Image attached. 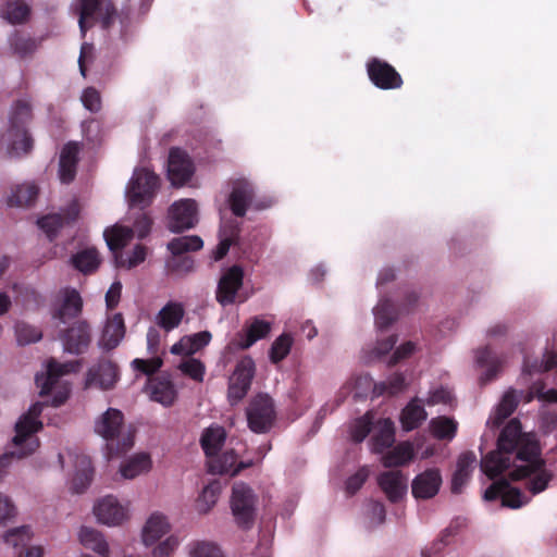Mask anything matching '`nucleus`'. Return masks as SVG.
<instances>
[{
	"label": "nucleus",
	"instance_id": "obj_1",
	"mask_svg": "<svg viewBox=\"0 0 557 557\" xmlns=\"http://www.w3.org/2000/svg\"><path fill=\"white\" fill-rule=\"evenodd\" d=\"M511 480L525 479V486L532 495L545 491L553 479V473L545 468L535 435L522 432L518 419H511L497 438V449L488 453L481 460V470L494 479L510 466Z\"/></svg>",
	"mask_w": 557,
	"mask_h": 557
},
{
	"label": "nucleus",
	"instance_id": "obj_2",
	"mask_svg": "<svg viewBox=\"0 0 557 557\" xmlns=\"http://www.w3.org/2000/svg\"><path fill=\"white\" fill-rule=\"evenodd\" d=\"M95 432L106 441L109 459L128 451L134 445V432L124 424L122 411L109 408L95 423Z\"/></svg>",
	"mask_w": 557,
	"mask_h": 557
},
{
	"label": "nucleus",
	"instance_id": "obj_3",
	"mask_svg": "<svg viewBox=\"0 0 557 557\" xmlns=\"http://www.w3.org/2000/svg\"><path fill=\"white\" fill-rule=\"evenodd\" d=\"M32 120V107L25 100H17L9 116V127L2 134L0 144L11 158H18L28 153L33 148V139L26 125Z\"/></svg>",
	"mask_w": 557,
	"mask_h": 557
},
{
	"label": "nucleus",
	"instance_id": "obj_4",
	"mask_svg": "<svg viewBox=\"0 0 557 557\" xmlns=\"http://www.w3.org/2000/svg\"><path fill=\"white\" fill-rule=\"evenodd\" d=\"M44 407L45 403H34L15 422V435L12 438V444L14 446H21L22 444L27 443V448L21 451L20 456H28L39 447V441L36 437V433L44 426L39 419Z\"/></svg>",
	"mask_w": 557,
	"mask_h": 557
},
{
	"label": "nucleus",
	"instance_id": "obj_5",
	"mask_svg": "<svg viewBox=\"0 0 557 557\" xmlns=\"http://www.w3.org/2000/svg\"><path fill=\"white\" fill-rule=\"evenodd\" d=\"M158 187L159 177L153 172L135 169L125 190L129 207L140 210L148 207Z\"/></svg>",
	"mask_w": 557,
	"mask_h": 557
},
{
	"label": "nucleus",
	"instance_id": "obj_6",
	"mask_svg": "<svg viewBox=\"0 0 557 557\" xmlns=\"http://www.w3.org/2000/svg\"><path fill=\"white\" fill-rule=\"evenodd\" d=\"M246 419L249 430L256 434L271 431L276 419L275 405L268 394L259 393L248 403Z\"/></svg>",
	"mask_w": 557,
	"mask_h": 557
},
{
	"label": "nucleus",
	"instance_id": "obj_7",
	"mask_svg": "<svg viewBox=\"0 0 557 557\" xmlns=\"http://www.w3.org/2000/svg\"><path fill=\"white\" fill-rule=\"evenodd\" d=\"M257 496L246 483H235L232 490L231 509L236 523L243 529H250L256 517Z\"/></svg>",
	"mask_w": 557,
	"mask_h": 557
},
{
	"label": "nucleus",
	"instance_id": "obj_8",
	"mask_svg": "<svg viewBox=\"0 0 557 557\" xmlns=\"http://www.w3.org/2000/svg\"><path fill=\"white\" fill-rule=\"evenodd\" d=\"M78 12V25L83 36L97 22L101 23L102 28H109L116 15L114 5L104 0H81Z\"/></svg>",
	"mask_w": 557,
	"mask_h": 557
},
{
	"label": "nucleus",
	"instance_id": "obj_9",
	"mask_svg": "<svg viewBox=\"0 0 557 557\" xmlns=\"http://www.w3.org/2000/svg\"><path fill=\"white\" fill-rule=\"evenodd\" d=\"M256 366L251 357L240 359L230 377L227 398L231 405H237L248 394Z\"/></svg>",
	"mask_w": 557,
	"mask_h": 557
},
{
	"label": "nucleus",
	"instance_id": "obj_10",
	"mask_svg": "<svg viewBox=\"0 0 557 557\" xmlns=\"http://www.w3.org/2000/svg\"><path fill=\"white\" fill-rule=\"evenodd\" d=\"M59 338L65 352L75 356L83 355L91 343L90 325L85 320H77L61 331Z\"/></svg>",
	"mask_w": 557,
	"mask_h": 557
},
{
	"label": "nucleus",
	"instance_id": "obj_11",
	"mask_svg": "<svg viewBox=\"0 0 557 557\" xmlns=\"http://www.w3.org/2000/svg\"><path fill=\"white\" fill-rule=\"evenodd\" d=\"M198 223V207L194 199L175 201L169 210L168 228L172 233H182Z\"/></svg>",
	"mask_w": 557,
	"mask_h": 557
},
{
	"label": "nucleus",
	"instance_id": "obj_12",
	"mask_svg": "<svg viewBox=\"0 0 557 557\" xmlns=\"http://www.w3.org/2000/svg\"><path fill=\"white\" fill-rule=\"evenodd\" d=\"M244 282L242 267L235 264L228 268L220 277L215 290V299L222 307H227L236 301L238 290Z\"/></svg>",
	"mask_w": 557,
	"mask_h": 557
},
{
	"label": "nucleus",
	"instance_id": "obj_13",
	"mask_svg": "<svg viewBox=\"0 0 557 557\" xmlns=\"http://www.w3.org/2000/svg\"><path fill=\"white\" fill-rule=\"evenodd\" d=\"M500 497L502 506L517 509L530 502V497L523 494L519 488L513 487L505 479L491 484L484 492L485 500H495Z\"/></svg>",
	"mask_w": 557,
	"mask_h": 557
},
{
	"label": "nucleus",
	"instance_id": "obj_14",
	"mask_svg": "<svg viewBox=\"0 0 557 557\" xmlns=\"http://www.w3.org/2000/svg\"><path fill=\"white\" fill-rule=\"evenodd\" d=\"M117 380V366L113 361L102 358L88 369L85 385L107 391L113 388Z\"/></svg>",
	"mask_w": 557,
	"mask_h": 557
},
{
	"label": "nucleus",
	"instance_id": "obj_15",
	"mask_svg": "<svg viewBox=\"0 0 557 557\" xmlns=\"http://www.w3.org/2000/svg\"><path fill=\"white\" fill-rule=\"evenodd\" d=\"M195 172L189 156L181 148H171L168 159V177L174 186H183Z\"/></svg>",
	"mask_w": 557,
	"mask_h": 557
},
{
	"label": "nucleus",
	"instance_id": "obj_16",
	"mask_svg": "<svg viewBox=\"0 0 557 557\" xmlns=\"http://www.w3.org/2000/svg\"><path fill=\"white\" fill-rule=\"evenodd\" d=\"M83 309V299L75 288L65 287L60 289L58 304L54 306L51 317L60 323L65 324L69 320L78 317Z\"/></svg>",
	"mask_w": 557,
	"mask_h": 557
},
{
	"label": "nucleus",
	"instance_id": "obj_17",
	"mask_svg": "<svg viewBox=\"0 0 557 557\" xmlns=\"http://www.w3.org/2000/svg\"><path fill=\"white\" fill-rule=\"evenodd\" d=\"M370 81L380 89H396L403 85L399 73L387 62L372 59L367 64Z\"/></svg>",
	"mask_w": 557,
	"mask_h": 557
},
{
	"label": "nucleus",
	"instance_id": "obj_18",
	"mask_svg": "<svg viewBox=\"0 0 557 557\" xmlns=\"http://www.w3.org/2000/svg\"><path fill=\"white\" fill-rule=\"evenodd\" d=\"M79 366L78 361L58 362L51 359L47 364V372L36 374L35 382L40 388L39 394L41 396L47 395L51 392L53 385L58 380L69 373L75 372Z\"/></svg>",
	"mask_w": 557,
	"mask_h": 557
},
{
	"label": "nucleus",
	"instance_id": "obj_19",
	"mask_svg": "<svg viewBox=\"0 0 557 557\" xmlns=\"http://www.w3.org/2000/svg\"><path fill=\"white\" fill-rule=\"evenodd\" d=\"M32 536L30 528L23 525L7 531L3 540L16 550V557H42L40 546L29 545Z\"/></svg>",
	"mask_w": 557,
	"mask_h": 557
},
{
	"label": "nucleus",
	"instance_id": "obj_20",
	"mask_svg": "<svg viewBox=\"0 0 557 557\" xmlns=\"http://www.w3.org/2000/svg\"><path fill=\"white\" fill-rule=\"evenodd\" d=\"M442 485V475L438 469H426L416 475L411 482V493L416 499L433 498Z\"/></svg>",
	"mask_w": 557,
	"mask_h": 557
},
{
	"label": "nucleus",
	"instance_id": "obj_21",
	"mask_svg": "<svg viewBox=\"0 0 557 557\" xmlns=\"http://www.w3.org/2000/svg\"><path fill=\"white\" fill-rule=\"evenodd\" d=\"M377 484L392 503L401 500L408 491V478L400 470L381 473Z\"/></svg>",
	"mask_w": 557,
	"mask_h": 557
},
{
	"label": "nucleus",
	"instance_id": "obj_22",
	"mask_svg": "<svg viewBox=\"0 0 557 557\" xmlns=\"http://www.w3.org/2000/svg\"><path fill=\"white\" fill-rule=\"evenodd\" d=\"M94 513L100 523L109 527L117 525L126 518V509L110 495L101 498L94 506Z\"/></svg>",
	"mask_w": 557,
	"mask_h": 557
},
{
	"label": "nucleus",
	"instance_id": "obj_23",
	"mask_svg": "<svg viewBox=\"0 0 557 557\" xmlns=\"http://www.w3.org/2000/svg\"><path fill=\"white\" fill-rule=\"evenodd\" d=\"M255 189L251 183L246 180L234 182L228 197V205L232 213L236 216H244L247 209L252 203Z\"/></svg>",
	"mask_w": 557,
	"mask_h": 557
},
{
	"label": "nucleus",
	"instance_id": "obj_24",
	"mask_svg": "<svg viewBox=\"0 0 557 557\" xmlns=\"http://www.w3.org/2000/svg\"><path fill=\"white\" fill-rule=\"evenodd\" d=\"M78 213V206L74 202L67 208L65 215L59 213L48 214L38 219L37 224L46 233L49 240L52 242L65 224H70L77 219Z\"/></svg>",
	"mask_w": 557,
	"mask_h": 557
},
{
	"label": "nucleus",
	"instance_id": "obj_25",
	"mask_svg": "<svg viewBox=\"0 0 557 557\" xmlns=\"http://www.w3.org/2000/svg\"><path fill=\"white\" fill-rule=\"evenodd\" d=\"M78 153L79 145L77 143H67L62 148L59 160V177L62 183L69 184L75 178Z\"/></svg>",
	"mask_w": 557,
	"mask_h": 557
},
{
	"label": "nucleus",
	"instance_id": "obj_26",
	"mask_svg": "<svg viewBox=\"0 0 557 557\" xmlns=\"http://www.w3.org/2000/svg\"><path fill=\"white\" fill-rule=\"evenodd\" d=\"M476 457L473 451L461 454L457 460L456 470L451 479V492L460 494L471 478Z\"/></svg>",
	"mask_w": 557,
	"mask_h": 557
},
{
	"label": "nucleus",
	"instance_id": "obj_27",
	"mask_svg": "<svg viewBox=\"0 0 557 557\" xmlns=\"http://www.w3.org/2000/svg\"><path fill=\"white\" fill-rule=\"evenodd\" d=\"M211 338L212 335L209 331H201L193 335H187L172 345L170 351L173 355L191 356L201 348L209 345Z\"/></svg>",
	"mask_w": 557,
	"mask_h": 557
},
{
	"label": "nucleus",
	"instance_id": "obj_28",
	"mask_svg": "<svg viewBox=\"0 0 557 557\" xmlns=\"http://www.w3.org/2000/svg\"><path fill=\"white\" fill-rule=\"evenodd\" d=\"M226 441V431L223 426L211 424L206 428L200 436V445L209 458L216 457Z\"/></svg>",
	"mask_w": 557,
	"mask_h": 557
},
{
	"label": "nucleus",
	"instance_id": "obj_29",
	"mask_svg": "<svg viewBox=\"0 0 557 557\" xmlns=\"http://www.w3.org/2000/svg\"><path fill=\"white\" fill-rule=\"evenodd\" d=\"M125 335L124 319L121 313L113 315L103 329L99 346L104 350L114 349Z\"/></svg>",
	"mask_w": 557,
	"mask_h": 557
},
{
	"label": "nucleus",
	"instance_id": "obj_30",
	"mask_svg": "<svg viewBox=\"0 0 557 557\" xmlns=\"http://www.w3.org/2000/svg\"><path fill=\"white\" fill-rule=\"evenodd\" d=\"M185 314L184 306L181 302L169 301L157 314L156 323L165 332L176 329Z\"/></svg>",
	"mask_w": 557,
	"mask_h": 557
},
{
	"label": "nucleus",
	"instance_id": "obj_31",
	"mask_svg": "<svg viewBox=\"0 0 557 557\" xmlns=\"http://www.w3.org/2000/svg\"><path fill=\"white\" fill-rule=\"evenodd\" d=\"M518 404V392L513 388L508 389L502 397L494 412L490 416L487 424L492 426H499L504 420L512 414Z\"/></svg>",
	"mask_w": 557,
	"mask_h": 557
},
{
	"label": "nucleus",
	"instance_id": "obj_32",
	"mask_svg": "<svg viewBox=\"0 0 557 557\" xmlns=\"http://www.w3.org/2000/svg\"><path fill=\"white\" fill-rule=\"evenodd\" d=\"M475 362L480 367H486L485 372L480 376L481 384L493 381L502 368V360L492 354L487 346L475 351Z\"/></svg>",
	"mask_w": 557,
	"mask_h": 557
},
{
	"label": "nucleus",
	"instance_id": "obj_33",
	"mask_svg": "<svg viewBox=\"0 0 557 557\" xmlns=\"http://www.w3.org/2000/svg\"><path fill=\"white\" fill-rule=\"evenodd\" d=\"M170 530V524L165 516L152 513L147 520L143 530V541L146 545H152L160 540Z\"/></svg>",
	"mask_w": 557,
	"mask_h": 557
},
{
	"label": "nucleus",
	"instance_id": "obj_34",
	"mask_svg": "<svg viewBox=\"0 0 557 557\" xmlns=\"http://www.w3.org/2000/svg\"><path fill=\"white\" fill-rule=\"evenodd\" d=\"M79 542L101 557L109 556V544L101 532L90 527H82L78 533Z\"/></svg>",
	"mask_w": 557,
	"mask_h": 557
},
{
	"label": "nucleus",
	"instance_id": "obj_35",
	"mask_svg": "<svg viewBox=\"0 0 557 557\" xmlns=\"http://www.w3.org/2000/svg\"><path fill=\"white\" fill-rule=\"evenodd\" d=\"M76 472L73 478V490L75 493H83L91 482L94 468L88 456L78 455L75 459Z\"/></svg>",
	"mask_w": 557,
	"mask_h": 557
},
{
	"label": "nucleus",
	"instance_id": "obj_36",
	"mask_svg": "<svg viewBox=\"0 0 557 557\" xmlns=\"http://www.w3.org/2000/svg\"><path fill=\"white\" fill-rule=\"evenodd\" d=\"M270 331L271 323L256 317L251 320V323L246 327L244 334L242 335V341L239 342L238 345L242 349H248L256 342L267 337Z\"/></svg>",
	"mask_w": 557,
	"mask_h": 557
},
{
	"label": "nucleus",
	"instance_id": "obj_37",
	"mask_svg": "<svg viewBox=\"0 0 557 557\" xmlns=\"http://www.w3.org/2000/svg\"><path fill=\"white\" fill-rule=\"evenodd\" d=\"M151 468L150 456L146 453H139L127 459L120 468V473L124 479H134L137 475L149 471Z\"/></svg>",
	"mask_w": 557,
	"mask_h": 557
},
{
	"label": "nucleus",
	"instance_id": "obj_38",
	"mask_svg": "<svg viewBox=\"0 0 557 557\" xmlns=\"http://www.w3.org/2000/svg\"><path fill=\"white\" fill-rule=\"evenodd\" d=\"M395 442V429L391 419H383L380 422L377 432L372 437V450L381 454L392 447Z\"/></svg>",
	"mask_w": 557,
	"mask_h": 557
},
{
	"label": "nucleus",
	"instance_id": "obj_39",
	"mask_svg": "<svg viewBox=\"0 0 557 557\" xmlns=\"http://www.w3.org/2000/svg\"><path fill=\"white\" fill-rule=\"evenodd\" d=\"M426 411L424 407L416 399L411 400L403 410L400 416L401 426L405 431L417 429L425 419Z\"/></svg>",
	"mask_w": 557,
	"mask_h": 557
},
{
	"label": "nucleus",
	"instance_id": "obj_40",
	"mask_svg": "<svg viewBox=\"0 0 557 557\" xmlns=\"http://www.w3.org/2000/svg\"><path fill=\"white\" fill-rule=\"evenodd\" d=\"M374 322L377 330H384L397 320L398 311L389 299L381 298L373 308Z\"/></svg>",
	"mask_w": 557,
	"mask_h": 557
},
{
	"label": "nucleus",
	"instance_id": "obj_41",
	"mask_svg": "<svg viewBox=\"0 0 557 557\" xmlns=\"http://www.w3.org/2000/svg\"><path fill=\"white\" fill-rule=\"evenodd\" d=\"M109 250L116 251L122 249L133 238V228L124 225H115L103 233Z\"/></svg>",
	"mask_w": 557,
	"mask_h": 557
},
{
	"label": "nucleus",
	"instance_id": "obj_42",
	"mask_svg": "<svg viewBox=\"0 0 557 557\" xmlns=\"http://www.w3.org/2000/svg\"><path fill=\"white\" fill-rule=\"evenodd\" d=\"M73 267L84 274H88L98 269L100 258L95 248H87L78 251L72 257Z\"/></svg>",
	"mask_w": 557,
	"mask_h": 557
},
{
	"label": "nucleus",
	"instance_id": "obj_43",
	"mask_svg": "<svg viewBox=\"0 0 557 557\" xmlns=\"http://www.w3.org/2000/svg\"><path fill=\"white\" fill-rule=\"evenodd\" d=\"M238 234H239V225L238 224L223 225L220 227V231H219L220 243L218 244L216 248L213 250V259L215 261L223 259L227 255L231 245L238 237Z\"/></svg>",
	"mask_w": 557,
	"mask_h": 557
},
{
	"label": "nucleus",
	"instance_id": "obj_44",
	"mask_svg": "<svg viewBox=\"0 0 557 557\" xmlns=\"http://www.w3.org/2000/svg\"><path fill=\"white\" fill-rule=\"evenodd\" d=\"M172 255L178 256L190 251H198L203 247V240L198 235L180 236L168 243Z\"/></svg>",
	"mask_w": 557,
	"mask_h": 557
},
{
	"label": "nucleus",
	"instance_id": "obj_45",
	"mask_svg": "<svg viewBox=\"0 0 557 557\" xmlns=\"http://www.w3.org/2000/svg\"><path fill=\"white\" fill-rule=\"evenodd\" d=\"M413 457V448L410 443H401L382 457V463L386 468L406 465Z\"/></svg>",
	"mask_w": 557,
	"mask_h": 557
},
{
	"label": "nucleus",
	"instance_id": "obj_46",
	"mask_svg": "<svg viewBox=\"0 0 557 557\" xmlns=\"http://www.w3.org/2000/svg\"><path fill=\"white\" fill-rule=\"evenodd\" d=\"M38 196V187L34 183H24L17 185L9 197L10 206L27 207L30 206Z\"/></svg>",
	"mask_w": 557,
	"mask_h": 557
},
{
	"label": "nucleus",
	"instance_id": "obj_47",
	"mask_svg": "<svg viewBox=\"0 0 557 557\" xmlns=\"http://www.w3.org/2000/svg\"><path fill=\"white\" fill-rule=\"evenodd\" d=\"M151 399L164 406L172 405L174 400V389L169 380H153L150 383Z\"/></svg>",
	"mask_w": 557,
	"mask_h": 557
},
{
	"label": "nucleus",
	"instance_id": "obj_48",
	"mask_svg": "<svg viewBox=\"0 0 557 557\" xmlns=\"http://www.w3.org/2000/svg\"><path fill=\"white\" fill-rule=\"evenodd\" d=\"M209 463V470L212 473L219 474H230L232 475V471L234 470L238 455L234 449H227L220 457H213Z\"/></svg>",
	"mask_w": 557,
	"mask_h": 557
},
{
	"label": "nucleus",
	"instance_id": "obj_49",
	"mask_svg": "<svg viewBox=\"0 0 557 557\" xmlns=\"http://www.w3.org/2000/svg\"><path fill=\"white\" fill-rule=\"evenodd\" d=\"M221 493V484L212 481L206 485L197 499V509L201 513H207L216 503Z\"/></svg>",
	"mask_w": 557,
	"mask_h": 557
},
{
	"label": "nucleus",
	"instance_id": "obj_50",
	"mask_svg": "<svg viewBox=\"0 0 557 557\" xmlns=\"http://www.w3.org/2000/svg\"><path fill=\"white\" fill-rule=\"evenodd\" d=\"M432 434L438 440H451L456 435L457 422L447 417H438L430 422Z\"/></svg>",
	"mask_w": 557,
	"mask_h": 557
},
{
	"label": "nucleus",
	"instance_id": "obj_51",
	"mask_svg": "<svg viewBox=\"0 0 557 557\" xmlns=\"http://www.w3.org/2000/svg\"><path fill=\"white\" fill-rule=\"evenodd\" d=\"M16 342L21 346L37 343L42 338L40 329L24 321H17L14 325Z\"/></svg>",
	"mask_w": 557,
	"mask_h": 557
},
{
	"label": "nucleus",
	"instance_id": "obj_52",
	"mask_svg": "<svg viewBox=\"0 0 557 557\" xmlns=\"http://www.w3.org/2000/svg\"><path fill=\"white\" fill-rule=\"evenodd\" d=\"M406 387L405 376L403 373H394L386 381H382L374 384L373 394L375 396L395 395L403 392Z\"/></svg>",
	"mask_w": 557,
	"mask_h": 557
},
{
	"label": "nucleus",
	"instance_id": "obj_53",
	"mask_svg": "<svg viewBox=\"0 0 557 557\" xmlns=\"http://www.w3.org/2000/svg\"><path fill=\"white\" fill-rule=\"evenodd\" d=\"M168 274L170 275H186L194 271L195 269V261L189 256H174L166 260L165 263Z\"/></svg>",
	"mask_w": 557,
	"mask_h": 557
},
{
	"label": "nucleus",
	"instance_id": "obj_54",
	"mask_svg": "<svg viewBox=\"0 0 557 557\" xmlns=\"http://www.w3.org/2000/svg\"><path fill=\"white\" fill-rule=\"evenodd\" d=\"M293 345L289 334H281L271 345L269 358L273 363H278L287 357Z\"/></svg>",
	"mask_w": 557,
	"mask_h": 557
},
{
	"label": "nucleus",
	"instance_id": "obj_55",
	"mask_svg": "<svg viewBox=\"0 0 557 557\" xmlns=\"http://www.w3.org/2000/svg\"><path fill=\"white\" fill-rule=\"evenodd\" d=\"M30 8L24 1L16 0L7 3L4 16L13 25L26 22Z\"/></svg>",
	"mask_w": 557,
	"mask_h": 557
},
{
	"label": "nucleus",
	"instance_id": "obj_56",
	"mask_svg": "<svg viewBox=\"0 0 557 557\" xmlns=\"http://www.w3.org/2000/svg\"><path fill=\"white\" fill-rule=\"evenodd\" d=\"M557 366V355L548 354L541 361L534 360L529 362L527 359L523 361V372L528 374L546 372L554 369Z\"/></svg>",
	"mask_w": 557,
	"mask_h": 557
},
{
	"label": "nucleus",
	"instance_id": "obj_57",
	"mask_svg": "<svg viewBox=\"0 0 557 557\" xmlns=\"http://www.w3.org/2000/svg\"><path fill=\"white\" fill-rule=\"evenodd\" d=\"M178 369L193 380L197 382L203 381L205 366L203 363L195 358H190L180 363Z\"/></svg>",
	"mask_w": 557,
	"mask_h": 557
},
{
	"label": "nucleus",
	"instance_id": "obj_58",
	"mask_svg": "<svg viewBox=\"0 0 557 557\" xmlns=\"http://www.w3.org/2000/svg\"><path fill=\"white\" fill-rule=\"evenodd\" d=\"M11 46L14 52L22 58L33 54L38 48L36 39L23 36H16Z\"/></svg>",
	"mask_w": 557,
	"mask_h": 557
},
{
	"label": "nucleus",
	"instance_id": "obj_59",
	"mask_svg": "<svg viewBox=\"0 0 557 557\" xmlns=\"http://www.w3.org/2000/svg\"><path fill=\"white\" fill-rule=\"evenodd\" d=\"M163 364L160 357H152L150 359L136 358L132 361V367L135 371H138L145 375H152Z\"/></svg>",
	"mask_w": 557,
	"mask_h": 557
},
{
	"label": "nucleus",
	"instance_id": "obj_60",
	"mask_svg": "<svg viewBox=\"0 0 557 557\" xmlns=\"http://www.w3.org/2000/svg\"><path fill=\"white\" fill-rule=\"evenodd\" d=\"M191 557H224L220 547L212 542H196L190 550Z\"/></svg>",
	"mask_w": 557,
	"mask_h": 557
},
{
	"label": "nucleus",
	"instance_id": "obj_61",
	"mask_svg": "<svg viewBox=\"0 0 557 557\" xmlns=\"http://www.w3.org/2000/svg\"><path fill=\"white\" fill-rule=\"evenodd\" d=\"M372 421L371 417L367 413L357 419L351 426V438L356 443H361L371 432Z\"/></svg>",
	"mask_w": 557,
	"mask_h": 557
},
{
	"label": "nucleus",
	"instance_id": "obj_62",
	"mask_svg": "<svg viewBox=\"0 0 557 557\" xmlns=\"http://www.w3.org/2000/svg\"><path fill=\"white\" fill-rule=\"evenodd\" d=\"M13 289L17 296L22 298L24 307H28L30 301H33L36 307L42 302L41 295L30 286L14 284Z\"/></svg>",
	"mask_w": 557,
	"mask_h": 557
},
{
	"label": "nucleus",
	"instance_id": "obj_63",
	"mask_svg": "<svg viewBox=\"0 0 557 557\" xmlns=\"http://www.w3.org/2000/svg\"><path fill=\"white\" fill-rule=\"evenodd\" d=\"M367 515L369 517L370 525L376 527L385 521L386 510L382 503L371 500L367 505Z\"/></svg>",
	"mask_w": 557,
	"mask_h": 557
},
{
	"label": "nucleus",
	"instance_id": "obj_64",
	"mask_svg": "<svg viewBox=\"0 0 557 557\" xmlns=\"http://www.w3.org/2000/svg\"><path fill=\"white\" fill-rule=\"evenodd\" d=\"M81 99L83 106L90 112H98L101 109L100 94L92 87L86 88Z\"/></svg>",
	"mask_w": 557,
	"mask_h": 557
}]
</instances>
